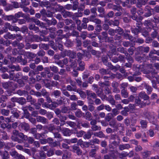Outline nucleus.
<instances>
[{"label": "nucleus", "instance_id": "6", "mask_svg": "<svg viewBox=\"0 0 159 159\" xmlns=\"http://www.w3.org/2000/svg\"><path fill=\"white\" fill-rule=\"evenodd\" d=\"M91 148H93V149H91L89 151V155L90 157H94L96 156V152L98 149V147L94 145L93 147L91 146Z\"/></svg>", "mask_w": 159, "mask_h": 159}, {"label": "nucleus", "instance_id": "35", "mask_svg": "<svg viewBox=\"0 0 159 159\" xmlns=\"http://www.w3.org/2000/svg\"><path fill=\"white\" fill-rule=\"evenodd\" d=\"M25 56L27 58H33L36 56V54L30 52H26L25 53Z\"/></svg>", "mask_w": 159, "mask_h": 159}, {"label": "nucleus", "instance_id": "50", "mask_svg": "<svg viewBox=\"0 0 159 159\" xmlns=\"http://www.w3.org/2000/svg\"><path fill=\"white\" fill-rule=\"evenodd\" d=\"M49 68L51 71L54 73H57L59 71V69L58 67L56 66H50Z\"/></svg>", "mask_w": 159, "mask_h": 159}, {"label": "nucleus", "instance_id": "20", "mask_svg": "<svg viewBox=\"0 0 159 159\" xmlns=\"http://www.w3.org/2000/svg\"><path fill=\"white\" fill-rule=\"evenodd\" d=\"M100 39L108 40L109 38L108 36L107 33L106 32H102L101 34L98 36Z\"/></svg>", "mask_w": 159, "mask_h": 159}, {"label": "nucleus", "instance_id": "26", "mask_svg": "<svg viewBox=\"0 0 159 159\" xmlns=\"http://www.w3.org/2000/svg\"><path fill=\"white\" fill-rule=\"evenodd\" d=\"M51 95L56 98H57L61 96V92L59 90H55L52 92Z\"/></svg>", "mask_w": 159, "mask_h": 159}, {"label": "nucleus", "instance_id": "61", "mask_svg": "<svg viewBox=\"0 0 159 159\" xmlns=\"http://www.w3.org/2000/svg\"><path fill=\"white\" fill-rule=\"evenodd\" d=\"M108 81H105L103 82H99L98 83L99 85L101 87H103L104 86H109V85Z\"/></svg>", "mask_w": 159, "mask_h": 159}, {"label": "nucleus", "instance_id": "40", "mask_svg": "<svg viewBox=\"0 0 159 159\" xmlns=\"http://www.w3.org/2000/svg\"><path fill=\"white\" fill-rule=\"evenodd\" d=\"M1 156L2 159H8L10 158L9 155L7 151H5L2 152Z\"/></svg>", "mask_w": 159, "mask_h": 159}, {"label": "nucleus", "instance_id": "32", "mask_svg": "<svg viewBox=\"0 0 159 159\" xmlns=\"http://www.w3.org/2000/svg\"><path fill=\"white\" fill-rule=\"evenodd\" d=\"M157 72L151 73H149V74L147 75H146L147 77L150 79H151L153 78H155L157 80H159V76H156L155 75V74H157Z\"/></svg>", "mask_w": 159, "mask_h": 159}, {"label": "nucleus", "instance_id": "4", "mask_svg": "<svg viewBox=\"0 0 159 159\" xmlns=\"http://www.w3.org/2000/svg\"><path fill=\"white\" fill-rule=\"evenodd\" d=\"M18 127L20 130H24L26 132L29 131L30 129V125L25 122L20 123Z\"/></svg>", "mask_w": 159, "mask_h": 159}, {"label": "nucleus", "instance_id": "24", "mask_svg": "<svg viewBox=\"0 0 159 159\" xmlns=\"http://www.w3.org/2000/svg\"><path fill=\"white\" fill-rule=\"evenodd\" d=\"M78 93L80 97L82 98H85L86 96V93L83 91L81 89H76L75 92Z\"/></svg>", "mask_w": 159, "mask_h": 159}, {"label": "nucleus", "instance_id": "2", "mask_svg": "<svg viewBox=\"0 0 159 159\" xmlns=\"http://www.w3.org/2000/svg\"><path fill=\"white\" fill-rule=\"evenodd\" d=\"M137 8L134 7H132L130 10L131 13L132 14L131 16L132 18L134 20L137 21V22H139L143 18L141 16L138 18L137 15H135L137 12Z\"/></svg>", "mask_w": 159, "mask_h": 159}, {"label": "nucleus", "instance_id": "51", "mask_svg": "<svg viewBox=\"0 0 159 159\" xmlns=\"http://www.w3.org/2000/svg\"><path fill=\"white\" fill-rule=\"evenodd\" d=\"M62 14L63 16L65 18L70 17L71 15V13L70 12L66 11L65 10L62 11Z\"/></svg>", "mask_w": 159, "mask_h": 159}, {"label": "nucleus", "instance_id": "42", "mask_svg": "<svg viewBox=\"0 0 159 159\" xmlns=\"http://www.w3.org/2000/svg\"><path fill=\"white\" fill-rule=\"evenodd\" d=\"M139 51L140 52H144L147 53L149 52V48L148 47H146L141 46L138 48Z\"/></svg>", "mask_w": 159, "mask_h": 159}, {"label": "nucleus", "instance_id": "48", "mask_svg": "<svg viewBox=\"0 0 159 159\" xmlns=\"http://www.w3.org/2000/svg\"><path fill=\"white\" fill-rule=\"evenodd\" d=\"M1 114L4 116H8L10 113V110H6L5 109H2L1 110Z\"/></svg>", "mask_w": 159, "mask_h": 159}, {"label": "nucleus", "instance_id": "59", "mask_svg": "<svg viewBox=\"0 0 159 159\" xmlns=\"http://www.w3.org/2000/svg\"><path fill=\"white\" fill-rule=\"evenodd\" d=\"M155 53V52L154 53L153 52L151 51L149 55V57L152 58V60H158L157 57L154 55Z\"/></svg>", "mask_w": 159, "mask_h": 159}, {"label": "nucleus", "instance_id": "38", "mask_svg": "<svg viewBox=\"0 0 159 159\" xmlns=\"http://www.w3.org/2000/svg\"><path fill=\"white\" fill-rule=\"evenodd\" d=\"M130 32V31L129 30H126L125 32L127 33L124 34L123 35V36L124 37L125 39H132L133 37L128 33Z\"/></svg>", "mask_w": 159, "mask_h": 159}, {"label": "nucleus", "instance_id": "31", "mask_svg": "<svg viewBox=\"0 0 159 159\" xmlns=\"http://www.w3.org/2000/svg\"><path fill=\"white\" fill-rule=\"evenodd\" d=\"M109 125L113 128H117L118 127V125L117 121L114 120H112L109 122Z\"/></svg>", "mask_w": 159, "mask_h": 159}, {"label": "nucleus", "instance_id": "45", "mask_svg": "<svg viewBox=\"0 0 159 159\" xmlns=\"http://www.w3.org/2000/svg\"><path fill=\"white\" fill-rule=\"evenodd\" d=\"M133 69L135 72L134 73H136L138 75H139L140 73V68L139 65H134L133 67Z\"/></svg>", "mask_w": 159, "mask_h": 159}, {"label": "nucleus", "instance_id": "33", "mask_svg": "<svg viewBox=\"0 0 159 159\" xmlns=\"http://www.w3.org/2000/svg\"><path fill=\"white\" fill-rule=\"evenodd\" d=\"M110 139L112 140L120 141V137L116 134H111L110 135Z\"/></svg>", "mask_w": 159, "mask_h": 159}, {"label": "nucleus", "instance_id": "17", "mask_svg": "<svg viewBox=\"0 0 159 159\" xmlns=\"http://www.w3.org/2000/svg\"><path fill=\"white\" fill-rule=\"evenodd\" d=\"M26 99L27 102H30L31 105H34L36 101V100L30 95H27Z\"/></svg>", "mask_w": 159, "mask_h": 159}, {"label": "nucleus", "instance_id": "34", "mask_svg": "<svg viewBox=\"0 0 159 159\" xmlns=\"http://www.w3.org/2000/svg\"><path fill=\"white\" fill-rule=\"evenodd\" d=\"M27 102L26 99L23 97H20L18 98L17 103L21 105L25 104Z\"/></svg>", "mask_w": 159, "mask_h": 159}, {"label": "nucleus", "instance_id": "28", "mask_svg": "<svg viewBox=\"0 0 159 159\" xmlns=\"http://www.w3.org/2000/svg\"><path fill=\"white\" fill-rule=\"evenodd\" d=\"M46 128L49 132L52 133L54 132V130H56V128L54 125L52 124L48 125L46 127Z\"/></svg>", "mask_w": 159, "mask_h": 159}, {"label": "nucleus", "instance_id": "37", "mask_svg": "<svg viewBox=\"0 0 159 159\" xmlns=\"http://www.w3.org/2000/svg\"><path fill=\"white\" fill-rule=\"evenodd\" d=\"M106 65L111 70H117L120 67V66H119L117 67L113 66L111 62H108Z\"/></svg>", "mask_w": 159, "mask_h": 159}, {"label": "nucleus", "instance_id": "58", "mask_svg": "<svg viewBox=\"0 0 159 159\" xmlns=\"http://www.w3.org/2000/svg\"><path fill=\"white\" fill-rule=\"evenodd\" d=\"M15 87H17V84L12 81H8V89L14 88Z\"/></svg>", "mask_w": 159, "mask_h": 159}, {"label": "nucleus", "instance_id": "9", "mask_svg": "<svg viewBox=\"0 0 159 159\" xmlns=\"http://www.w3.org/2000/svg\"><path fill=\"white\" fill-rule=\"evenodd\" d=\"M72 151L76 153L78 155H81L82 154V151L80 149L78 145L75 144L72 146Z\"/></svg>", "mask_w": 159, "mask_h": 159}, {"label": "nucleus", "instance_id": "30", "mask_svg": "<svg viewBox=\"0 0 159 159\" xmlns=\"http://www.w3.org/2000/svg\"><path fill=\"white\" fill-rule=\"evenodd\" d=\"M79 67L77 68V70H80L83 71L85 69V63L83 62L80 61H78Z\"/></svg>", "mask_w": 159, "mask_h": 159}, {"label": "nucleus", "instance_id": "64", "mask_svg": "<svg viewBox=\"0 0 159 159\" xmlns=\"http://www.w3.org/2000/svg\"><path fill=\"white\" fill-rule=\"evenodd\" d=\"M66 123L70 127L74 128L76 126V124L75 122L71 121H68L66 122Z\"/></svg>", "mask_w": 159, "mask_h": 159}, {"label": "nucleus", "instance_id": "54", "mask_svg": "<svg viewBox=\"0 0 159 159\" xmlns=\"http://www.w3.org/2000/svg\"><path fill=\"white\" fill-rule=\"evenodd\" d=\"M60 143L58 141H54L52 142L49 145L52 148L60 146Z\"/></svg>", "mask_w": 159, "mask_h": 159}, {"label": "nucleus", "instance_id": "19", "mask_svg": "<svg viewBox=\"0 0 159 159\" xmlns=\"http://www.w3.org/2000/svg\"><path fill=\"white\" fill-rule=\"evenodd\" d=\"M63 135L66 136H70L72 134L71 130L68 128H64L62 130Z\"/></svg>", "mask_w": 159, "mask_h": 159}, {"label": "nucleus", "instance_id": "63", "mask_svg": "<svg viewBox=\"0 0 159 159\" xmlns=\"http://www.w3.org/2000/svg\"><path fill=\"white\" fill-rule=\"evenodd\" d=\"M85 132L83 130H80L79 131H76V132H74V134H76V136L78 137H82L84 133H85Z\"/></svg>", "mask_w": 159, "mask_h": 159}, {"label": "nucleus", "instance_id": "5", "mask_svg": "<svg viewBox=\"0 0 159 159\" xmlns=\"http://www.w3.org/2000/svg\"><path fill=\"white\" fill-rule=\"evenodd\" d=\"M2 18L5 20L11 21V20L12 23H15L17 22V18H16V17L13 15H3Z\"/></svg>", "mask_w": 159, "mask_h": 159}, {"label": "nucleus", "instance_id": "43", "mask_svg": "<svg viewBox=\"0 0 159 159\" xmlns=\"http://www.w3.org/2000/svg\"><path fill=\"white\" fill-rule=\"evenodd\" d=\"M85 118L88 120H91L92 118L91 113L89 111L86 112L85 113Z\"/></svg>", "mask_w": 159, "mask_h": 159}, {"label": "nucleus", "instance_id": "60", "mask_svg": "<svg viewBox=\"0 0 159 159\" xmlns=\"http://www.w3.org/2000/svg\"><path fill=\"white\" fill-rule=\"evenodd\" d=\"M10 155L14 158H16L18 154V152L16 150H12L10 152Z\"/></svg>", "mask_w": 159, "mask_h": 159}, {"label": "nucleus", "instance_id": "14", "mask_svg": "<svg viewBox=\"0 0 159 159\" xmlns=\"http://www.w3.org/2000/svg\"><path fill=\"white\" fill-rule=\"evenodd\" d=\"M131 148L130 145L128 143L122 144L119 145L118 148L120 151H123L124 150H128Z\"/></svg>", "mask_w": 159, "mask_h": 159}, {"label": "nucleus", "instance_id": "16", "mask_svg": "<svg viewBox=\"0 0 159 159\" xmlns=\"http://www.w3.org/2000/svg\"><path fill=\"white\" fill-rule=\"evenodd\" d=\"M63 30H59L57 31V35L59 39H62L64 38L67 39L69 37V34H67L66 35H62Z\"/></svg>", "mask_w": 159, "mask_h": 159}, {"label": "nucleus", "instance_id": "10", "mask_svg": "<svg viewBox=\"0 0 159 159\" xmlns=\"http://www.w3.org/2000/svg\"><path fill=\"white\" fill-rule=\"evenodd\" d=\"M36 120L39 122H41L43 124H48V120L43 116H38L36 117Z\"/></svg>", "mask_w": 159, "mask_h": 159}, {"label": "nucleus", "instance_id": "53", "mask_svg": "<svg viewBox=\"0 0 159 159\" xmlns=\"http://www.w3.org/2000/svg\"><path fill=\"white\" fill-rule=\"evenodd\" d=\"M92 134L93 133L89 130L84 135V138L85 139H89L91 137Z\"/></svg>", "mask_w": 159, "mask_h": 159}, {"label": "nucleus", "instance_id": "11", "mask_svg": "<svg viewBox=\"0 0 159 159\" xmlns=\"http://www.w3.org/2000/svg\"><path fill=\"white\" fill-rule=\"evenodd\" d=\"M77 125L78 127H80L81 126L84 128H88L90 127L89 124V122L86 121H79L77 122Z\"/></svg>", "mask_w": 159, "mask_h": 159}, {"label": "nucleus", "instance_id": "13", "mask_svg": "<svg viewBox=\"0 0 159 159\" xmlns=\"http://www.w3.org/2000/svg\"><path fill=\"white\" fill-rule=\"evenodd\" d=\"M115 32L118 33L119 34L116 35V37L115 40H119L121 39L120 35L124 33L123 30L120 27H118V28L115 30Z\"/></svg>", "mask_w": 159, "mask_h": 159}, {"label": "nucleus", "instance_id": "36", "mask_svg": "<svg viewBox=\"0 0 159 159\" xmlns=\"http://www.w3.org/2000/svg\"><path fill=\"white\" fill-rule=\"evenodd\" d=\"M121 96L125 98H126L129 96V93L125 89H123L120 91Z\"/></svg>", "mask_w": 159, "mask_h": 159}, {"label": "nucleus", "instance_id": "18", "mask_svg": "<svg viewBox=\"0 0 159 159\" xmlns=\"http://www.w3.org/2000/svg\"><path fill=\"white\" fill-rule=\"evenodd\" d=\"M158 29V27L156 24H155V25L153 27V29L154 31L152 32L151 34V37L153 39H155L157 37L158 32L157 31Z\"/></svg>", "mask_w": 159, "mask_h": 159}, {"label": "nucleus", "instance_id": "57", "mask_svg": "<svg viewBox=\"0 0 159 159\" xmlns=\"http://www.w3.org/2000/svg\"><path fill=\"white\" fill-rule=\"evenodd\" d=\"M59 118V120L61 122H65V120H66L67 117L66 116L61 114L58 117Z\"/></svg>", "mask_w": 159, "mask_h": 159}, {"label": "nucleus", "instance_id": "39", "mask_svg": "<svg viewBox=\"0 0 159 159\" xmlns=\"http://www.w3.org/2000/svg\"><path fill=\"white\" fill-rule=\"evenodd\" d=\"M15 34H11L10 33H7L4 36V38L6 39H15Z\"/></svg>", "mask_w": 159, "mask_h": 159}, {"label": "nucleus", "instance_id": "29", "mask_svg": "<svg viewBox=\"0 0 159 159\" xmlns=\"http://www.w3.org/2000/svg\"><path fill=\"white\" fill-rule=\"evenodd\" d=\"M93 135L94 136L100 138H104L105 137V134L102 131L94 132L93 133Z\"/></svg>", "mask_w": 159, "mask_h": 159}, {"label": "nucleus", "instance_id": "1", "mask_svg": "<svg viewBox=\"0 0 159 159\" xmlns=\"http://www.w3.org/2000/svg\"><path fill=\"white\" fill-rule=\"evenodd\" d=\"M86 93L87 96L88 104H94V101H93L92 98L94 99V98H96L97 97V96L96 93L92 92L91 91L88 90H86Z\"/></svg>", "mask_w": 159, "mask_h": 159}, {"label": "nucleus", "instance_id": "55", "mask_svg": "<svg viewBox=\"0 0 159 159\" xmlns=\"http://www.w3.org/2000/svg\"><path fill=\"white\" fill-rule=\"evenodd\" d=\"M52 133L53 134L54 138H57L59 139H62V137L61 134H60L58 132H54Z\"/></svg>", "mask_w": 159, "mask_h": 159}, {"label": "nucleus", "instance_id": "21", "mask_svg": "<svg viewBox=\"0 0 159 159\" xmlns=\"http://www.w3.org/2000/svg\"><path fill=\"white\" fill-rule=\"evenodd\" d=\"M156 115L154 114L148 113L146 115L147 118L150 122H153L155 120Z\"/></svg>", "mask_w": 159, "mask_h": 159}, {"label": "nucleus", "instance_id": "52", "mask_svg": "<svg viewBox=\"0 0 159 159\" xmlns=\"http://www.w3.org/2000/svg\"><path fill=\"white\" fill-rule=\"evenodd\" d=\"M84 59L85 61H88L91 57V56L89 52H87L84 53Z\"/></svg>", "mask_w": 159, "mask_h": 159}, {"label": "nucleus", "instance_id": "27", "mask_svg": "<svg viewBox=\"0 0 159 159\" xmlns=\"http://www.w3.org/2000/svg\"><path fill=\"white\" fill-rule=\"evenodd\" d=\"M61 113L66 114L69 113L70 111V109L69 108V107L63 106L61 107Z\"/></svg>", "mask_w": 159, "mask_h": 159}, {"label": "nucleus", "instance_id": "8", "mask_svg": "<svg viewBox=\"0 0 159 159\" xmlns=\"http://www.w3.org/2000/svg\"><path fill=\"white\" fill-rule=\"evenodd\" d=\"M11 112L12 114L11 116H12V118L14 117L16 119H18L20 116V112L16 108H14L11 110Z\"/></svg>", "mask_w": 159, "mask_h": 159}, {"label": "nucleus", "instance_id": "7", "mask_svg": "<svg viewBox=\"0 0 159 159\" xmlns=\"http://www.w3.org/2000/svg\"><path fill=\"white\" fill-rule=\"evenodd\" d=\"M42 20L45 21L48 25H55L57 24V21L54 18H52L51 20H49L44 17L42 18Z\"/></svg>", "mask_w": 159, "mask_h": 159}, {"label": "nucleus", "instance_id": "49", "mask_svg": "<svg viewBox=\"0 0 159 159\" xmlns=\"http://www.w3.org/2000/svg\"><path fill=\"white\" fill-rule=\"evenodd\" d=\"M145 89L147 90V93L148 94H150L152 90V88L150 86L145 84L144 85Z\"/></svg>", "mask_w": 159, "mask_h": 159}, {"label": "nucleus", "instance_id": "47", "mask_svg": "<svg viewBox=\"0 0 159 159\" xmlns=\"http://www.w3.org/2000/svg\"><path fill=\"white\" fill-rule=\"evenodd\" d=\"M39 47L41 48H43L44 50H46L49 48V44L40 43L39 44Z\"/></svg>", "mask_w": 159, "mask_h": 159}, {"label": "nucleus", "instance_id": "15", "mask_svg": "<svg viewBox=\"0 0 159 159\" xmlns=\"http://www.w3.org/2000/svg\"><path fill=\"white\" fill-rule=\"evenodd\" d=\"M139 96L144 100H148V101L147 102H148L149 101H150V97L144 92L142 91L140 92L139 94Z\"/></svg>", "mask_w": 159, "mask_h": 159}, {"label": "nucleus", "instance_id": "22", "mask_svg": "<svg viewBox=\"0 0 159 159\" xmlns=\"http://www.w3.org/2000/svg\"><path fill=\"white\" fill-rule=\"evenodd\" d=\"M93 105V104H88V110L90 112L93 111V115L94 117H97L98 115L96 114L95 111H94L95 109V107Z\"/></svg>", "mask_w": 159, "mask_h": 159}, {"label": "nucleus", "instance_id": "41", "mask_svg": "<svg viewBox=\"0 0 159 159\" xmlns=\"http://www.w3.org/2000/svg\"><path fill=\"white\" fill-rule=\"evenodd\" d=\"M108 23L109 25H112L114 26H118L119 25V22L118 20H115L113 21L112 20H109L108 22Z\"/></svg>", "mask_w": 159, "mask_h": 159}, {"label": "nucleus", "instance_id": "12", "mask_svg": "<svg viewBox=\"0 0 159 159\" xmlns=\"http://www.w3.org/2000/svg\"><path fill=\"white\" fill-rule=\"evenodd\" d=\"M144 24L146 26L148 27V28H147V30L148 31H150L152 30V27L153 29V27L155 25H153V24L150 20H145L144 22Z\"/></svg>", "mask_w": 159, "mask_h": 159}, {"label": "nucleus", "instance_id": "23", "mask_svg": "<svg viewBox=\"0 0 159 159\" xmlns=\"http://www.w3.org/2000/svg\"><path fill=\"white\" fill-rule=\"evenodd\" d=\"M141 153L143 159H147L148 157L151 155V152L150 151L146 150L144 152H141Z\"/></svg>", "mask_w": 159, "mask_h": 159}, {"label": "nucleus", "instance_id": "62", "mask_svg": "<svg viewBox=\"0 0 159 159\" xmlns=\"http://www.w3.org/2000/svg\"><path fill=\"white\" fill-rule=\"evenodd\" d=\"M91 129L93 131L100 130L101 129V127L99 126H98L96 125L91 126Z\"/></svg>", "mask_w": 159, "mask_h": 159}, {"label": "nucleus", "instance_id": "56", "mask_svg": "<svg viewBox=\"0 0 159 159\" xmlns=\"http://www.w3.org/2000/svg\"><path fill=\"white\" fill-rule=\"evenodd\" d=\"M108 69H106L102 68L99 70V72L102 75H105L108 74Z\"/></svg>", "mask_w": 159, "mask_h": 159}, {"label": "nucleus", "instance_id": "25", "mask_svg": "<svg viewBox=\"0 0 159 159\" xmlns=\"http://www.w3.org/2000/svg\"><path fill=\"white\" fill-rule=\"evenodd\" d=\"M107 101L111 105H115L116 102L113 97L111 95L109 96L108 98L107 99Z\"/></svg>", "mask_w": 159, "mask_h": 159}, {"label": "nucleus", "instance_id": "44", "mask_svg": "<svg viewBox=\"0 0 159 159\" xmlns=\"http://www.w3.org/2000/svg\"><path fill=\"white\" fill-rule=\"evenodd\" d=\"M18 136L23 141H25L27 140V136L24 134L22 132H20Z\"/></svg>", "mask_w": 159, "mask_h": 159}, {"label": "nucleus", "instance_id": "46", "mask_svg": "<svg viewBox=\"0 0 159 159\" xmlns=\"http://www.w3.org/2000/svg\"><path fill=\"white\" fill-rule=\"evenodd\" d=\"M29 28L30 30H33L35 31H38L39 28L38 27L36 26L33 24H30L29 26Z\"/></svg>", "mask_w": 159, "mask_h": 159}, {"label": "nucleus", "instance_id": "3", "mask_svg": "<svg viewBox=\"0 0 159 159\" xmlns=\"http://www.w3.org/2000/svg\"><path fill=\"white\" fill-rule=\"evenodd\" d=\"M135 103L136 106H138L140 107H143L145 106L146 105H148L150 104V102L149 101L148 102L144 103L140 99L139 97H137L135 99Z\"/></svg>", "mask_w": 159, "mask_h": 159}]
</instances>
